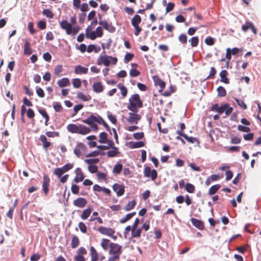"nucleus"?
<instances>
[{
  "instance_id": "nucleus-14",
  "label": "nucleus",
  "mask_w": 261,
  "mask_h": 261,
  "mask_svg": "<svg viewBox=\"0 0 261 261\" xmlns=\"http://www.w3.org/2000/svg\"><path fill=\"white\" fill-rule=\"evenodd\" d=\"M98 23L101 25L103 28L110 33H114L115 31V27L112 23H109L106 20H99Z\"/></svg>"
},
{
  "instance_id": "nucleus-31",
  "label": "nucleus",
  "mask_w": 261,
  "mask_h": 261,
  "mask_svg": "<svg viewBox=\"0 0 261 261\" xmlns=\"http://www.w3.org/2000/svg\"><path fill=\"white\" fill-rule=\"evenodd\" d=\"M80 243V241L79 237L73 235L71 239V247L72 248L74 249L79 246Z\"/></svg>"
},
{
  "instance_id": "nucleus-23",
  "label": "nucleus",
  "mask_w": 261,
  "mask_h": 261,
  "mask_svg": "<svg viewBox=\"0 0 261 261\" xmlns=\"http://www.w3.org/2000/svg\"><path fill=\"white\" fill-rule=\"evenodd\" d=\"M93 91L96 93H101L104 90V86L100 82H94L92 86Z\"/></svg>"
},
{
  "instance_id": "nucleus-39",
  "label": "nucleus",
  "mask_w": 261,
  "mask_h": 261,
  "mask_svg": "<svg viewBox=\"0 0 261 261\" xmlns=\"http://www.w3.org/2000/svg\"><path fill=\"white\" fill-rule=\"evenodd\" d=\"M221 186L219 184H217L212 186L208 190V194L213 195L215 194L220 188Z\"/></svg>"
},
{
  "instance_id": "nucleus-58",
  "label": "nucleus",
  "mask_w": 261,
  "mask_h": 261,
  "mask_svg": "<svg viewBox=\"0 0 261 261\" xmlns=\"http://www.w3.org/2000/svg\"><path fill=\"white\" fill-rule=\"evenodd\" d=\"M205 43L209 46L213 45L215 43L214 39L211 37H207L205 39Z\"/></svg>"
},
{
  "instance_id": "nucleus-64",
  "label": "nucleus",
  "mask_w": 261,
  "mask_h": 261,
  "mask_svg": "<svg viewBox=\"0 0 261 261\" xmlns=\"http://www.w3.org/2000/svg\"><path fill=\"white\" fill-rule=\"evenodd\" d=\"M36 93L37 95L41 98H43L45 96L43 90L40 87H38L36 88Z\"/></svg>"
},
{
  "instance_id": "nucleus-50",
  "label": "nucleus",
  "mask_w": 261,
  "mask_h": 261,
  "mask_svg": "<svg viewBox=\"0 0 261 261\" xmlns=\"http://www.w3.org/2000/svg\"><path fill=\"white\" fill-rule=\"evenodd\" d=\"M42 14L49 18H53L54 15L51 11L49 9H44L42 11Z\"/></svg>"
},
{
  "instance_id": "nucleus-16",
  "label": "nucleus",
  "mask_w": 261,
  "mask_h": 261,
  "mask_svg": "<svg viewBox=\"0 0 261 261\" xmlns=\"http://www.w3.org/2000/svg\"><path fill=\"white\" fill-rule=\"evenodd\" d=\"M75 176L74 178V182L77 183L84 180L85 176L81 168H77L75 170Z\"/></svg>"
},
{
  "instance_id": "nucleus-34",
  "label": "nucleus",
  "mask_w": 261,
  "mask_h": 261,
  "mask_svg": "<svg viewBox=\"0 0 261 261\" xmlns=\"http://www.w3.org/2000/svg\"><path fill=\"white\" fill-rule=\"evenodd\" d=\"M32 53V51L30 43L29 41H26L24 46V54L27 55H30Z\"/></svg>"
},
{
  "instance_id": "nucleus-9",
  "label": "nucleus",
  "mask_w": 261,
  "mask_h": 261,
  "mask_svg": "<svg viewBox=\"0 0 261 261\" xmlns=\"http://www.w3.org/2000/svg\"><path fill=\"white\" fill-rule=\"evenodd\" d=\"M129 117L127 118V121L130 124H136L138 123V121L141 119V116L137 114V112H130L128 114Z\"/></svg>"
},
{
  "instance_id": "nucleus-53",
  "label": "nucleus",
  "mask_w": 261,
  "mask_h": 261,
  "mask_svg": "<svg viewBox=\"0 0 261 261\" xmlns=\"http://www.w3.org/2000/svg\"><path fill=\"white\" fill-rule=\"evenodd\" d=\"M122 169V165L121 164H116L113 170V172L116 174H119L121 172Z\"/></svg>"
},
{
  "instance_id": "nucleus-15",
  "label": "nucleus",
  "mask_w": 261,
  "mask_h": 261,
  "mask_svg": "<svg viewBox=\"0 0 261 261\" xmlns=\"http://www.w3.org/2000/svg\"><path fill=\"white\" fill-rule=\"evenodd\" d=\"M113 189L116 193L117 196H121L124 193V186L123 184H115L113 186Z\"/></svg>"
},
{
  "instance_id": "nucleus-57",
  "label": "nucleus",
  "mask_w": 261,
  "mask_h": 261,
  "mask_svg": "<svg viewBox=\"0 0 261 261\" xmlns=\"http://www.w3.org/2000/svg\"><path fill=\"white\" fill-rule=\"evenodd\" d=\"M236 101L237 102L238 105L241 107L242 109L245 110L247 109V107L244 101L241 99H238L236 98Z\"/></svg>"
},
{
  "instance_id": "nucleus-29",
  "label": "nucleus",
  "mask_w": 261,
  "mask_h": 261,
  "mask_svg": "<svg viewBox=\"0 0 261 261\" xmlns=\"http://www.w3.org/2000/svg\"><path fill=\"white\" fill-rule=\"evenodd\" d=\"M58 86L61 87H65L70 85V83L69 80L67 77H64L58 81Z\"/></svg>"
},
{
  "instance_id": "nucleus-18",
  "label": "nucleus",
  "mask_w": 261,
  "mask_h": 261,
  "mask_svg": "<svg viewBox=\"0 0 261 261\" xmlns=\"http://www.w3.org/2000/svg\"><path fill=\"white\" fill-rule=\"evenodd\" d=\"M153 81L155 85L160 87V89L159 90V92H162L165 87V83L158 76H154L153 77Z\"/></svg>"
},
{
  "instance_id": "nucleus-61",
  "label": "nucleus",
  "mask_w": 261,
  "mask_h": 261,
  "mask_svg": "<svg viewBox=\"0 0 261 261\" xmlns=\"http://www.w3.org/2000/svg\"><path fill=\"white\" fill-rule=\"evenodd\" d=\"M85 162L89 165H92L98 163L99 162V160L97 158L90 159L85 160Z\"/></svg>"
},
{
  "instance_id": "nucleus-4",
  "label": "nucleus",
  "mask_w": 261,
  "mask_h": 261,
  "mask_svg": "<svg viewBox=\"0 0 261 261\" xmlns=\"http://www.w3.org/2000/svg\"><path fill=\"white\" fill-rule=\"evenodd\" d=\"M60 28L65 31L68 35H75L77 34L81 28L79 26L72 27L71 23H69L66 20H63L59 23Z\"/></svg>"
},
{
  "instance_id": "nucleus-37",
  "label": "nucleus",
  "mask_w": 261,
  "mask_h": 261,
  "mask_svg": "<svg viewBox=\"0 0 261 261\" xmlns=\"http://www.w3.org/2000/svg\"><path fill=\"white\" fill-rule=\"evenodd\" d=\"M39 113L45 118V125H48V122L49 120V117L45 109L38 110Z\"/></svg>"
},
{
  "instance_id": "nucleus-21",
  "label": "nucleus",
  "mask_w": 261,
  "mask_h": 261,
  "mask_svg": "<svg viewBox=\"0 0 261 261\" xmlns=\"http://www.w3.org/2000/svg\"><path fill=\"white\" fill-rule=\"evenodd\" d=\"M88 68L80 65L75 66L74 72L76 74H87Z\"/></svg>"
},
{
  "instance_id": "nucleus-60",
  "label": "nucleus",
  "mask_w": 261,
  "mask_h": 261,
  "mask_svg": "<svg viewBox=\"0 0 261 261\" xmlns=\"http://www.w3.org/2000/svg\"><path fill=\"white\" fill-rule=\"evenodd\" d=\"M140 74V72L136 69H131L129 71V75L132 77H137Z\"/></svg>"
},
{
  "instance_id": "nucleus-7",
  "label": "nucleus",
  "mask_w": 261,
  "mask_h": 261,
  "mask_svg": "<svg viewBox=\"0 0 261 261\" xmlns=\"http://www.w3.org/2000/svg\"><path fill=\"white\" fill-rule=\"evenodd\" d=\"M97 230L100 233L111 237L114 240L117 239V237L114 236L115 231L113 228L105 226H100L98 228Z\"/></svg>"
},
{
  "instance_id": "nucleus-22",
  "label": "nucleus",
  "mask_w": 261,
  "mask_h": 261,
  "mask_svg": "<svg viewBox=\"0 0 261 261\" xmlns=\"http://www.w3.org/2000/svg\"><path fill=\"white\" fill-rule=\"evenodd\" d=\"M91 29V26L89 25L86 29L85 35L86 38H90L91 40H94L97 37V36L96 35L95 32L94 31L90 32V30Z\"/></svg>"
},
{
  "instance_id": "nucleus-59",
  "label": "nucleus",
  "mask_w": 261,
  "mask_h": 261,
  "mask_svg": "<svg viewBox=\"0 0 261 261\" xmlns=\"http://www.w3.org/2000/svg\"><path fill=\"white\" fill-rule=\"evenodd\" d=\"M79 227L81 230V231L83 233L87 232V226L83 222H80L79 223Z\"/></svg>"
},
{
  "instance_id": "nucleus-26",
  "label": "nucleus",
  "mask_w": 261,
  "mask_h": 261,
  "mask_svg": "<svg viewBox=\"0 0 261 261\" xmlns=\"http://www.w3.org/2000/svg\"><path fill=\"white\" fill-rule=\"evenodd\" d=\"M90 255L91 256V261H98V256L99 254L93 246H91L90 248Z\"/></svg>"
},
{
  "instance_id": "nucleus-63",
  "label": "nucleus",
  "mask_w": 261,
  "mask_h": 261,
  "mask_svg": "<svg viewBox=\"0 0 261 261\" xmlns=\"http://www.w3.org/2000/svg\"><path fill=\"white\" fill-rule=\"evenodd\" d=\"M27 116L30 119H33L35 116V113L33 109L29 108L27 112Z\"/></svg>"
},
{
  "instance_id": "nucleus-5",
  "label": "nucleus",
  "mask_w": 261,
  "mask_h": 261,
  "mask_svg": "<svg viewBox=\"0 0 261 261\" xmlns=\"http://www.w3.org/2000/svg\"><path fill=\"white\" fill-rule=\"evenodd\" d=\"M117 62V58L105 55L99 57L97 60V64L98 65L103 64L106 66H109L111 63L113 65H115Z\"/></svg>"
},
{
  "instance_id": "nucleus-35",
  "label": "nucleus",
  "mask_w": 261,
  "mask_h": 261,
  "mask_svg": "<svg viewBox=\"0 0 261 261\" xmlns=\"http://www.w3.org/2000/svg\"><path fill=\"white\" fill-rule=\"evenodd\" d=\"M136 205V201L135 200H133L132 201H129L127 204L125 205L124 208V210L125 211H129L133 210L135 205Z\"/></svg>"
},
{
  "instance_id": "nucleus-10",
  "label": "nucleus",
  "mask_w": 261,
  "mask_h": 261,
  "mask_svg": "<svg viewBox=\"0 0 261 261\" xmlns=\"http://www.w3.org/2000/svg\"><path fill=\"white\" fill-rule=\"evenodd\" d=\"M50 184V178L48 177V176L46 174H44L43 176V181L42 184V190L45 194V195H46L49 191V186Z\"/></svg>"
},
{
  "instance_id": "nucleus-51",
  "label": "nucleus",
  "mask_w": 261,
  "mask_h": 261,
  "mask_svg": "<svg viewBox=\"0 0 261 261\" xmlns=\"http://www.w3.org/2000/svg\"><path fill=\"white\" fill-rule=\"evenodd\" d=\"M72 85L75 88H79L81 87L82 83L80 79H74L72 80Z\"/></svg>"
},
{
  "instance_id": "nucleus-19",
  "label": "nucleus",
  "mask_w": 261,
  "mask_h": 261,
  "mask_svg": "<svg viewBox=\"0 0 261 261\" xmlns=\"http://www.w3.org/2000/svg\"><path fill=\"white\" fill-rule=\"evenodd\" d=\"M177 134L183 137L188 142L191 143H194L195 142L199 143V140L197 138L192 137H188L186 134L181 133V131L177 130Z\"/></svg>"
},
{
  "instance_id": "nucleus-41",
  "label": "nucleus",
  "mask_w": 261,
  "mask_h": 261,
  "mask_svg": "<svg viewBox=\"0 0 261 261\" xmlns=\"http://www.w3.org/2000/svg\"><path fill=\"white\" fill-rule=\"evenodd\" d=\"M112 150L108 151L107 152V154L109 157H114L118 155L119 153L118 151V149L117 147H113L112 148Z\"/></svg>"
},
{
  "instance_id": "nucleus-46",
  "label": "nucleus",
  "mask_w": 261,
  "mask_h": 261,
  "mask_svg": "<svg viewBox=\"0 0 261 261\" xmlns=\"http://www.w3.org/2000/svg\"><path fill=\"white\" fill-rule=\"evenodd\" d=\"M141 229L139 228L137 229H132V238H139L141 236Z\"/></svg>"
},
{
  "instance_id": "nucleus-11",
  "label": "nucleus",
  "mask_w": 261,
  "mask_h": 261,
  "mask_svg": "<svg viewBox=\"0 0 261 261\" xmlns=\"http://www.w3.org/2000/svg\"><path fill=\"white\" fill-rule=\"evenodd\" d=\"M86 149V146L83 143H78L74 149L73 152L75 155L79 158Z\"/></svg>"
},
{
  "instance_id": "nucleus-44",
  "label": "nucleus",
  "mask_w": 261,
  "mask_h": 261,
  "mask_svg": "<svg viewBox=\"0 0 261 261\" xmlns=\"http://www.w3.org/2000/svg\"><path fill=\"white\" fill-rule=\"evenodd\" d=\"M189 42L191 43L192 47H196L198 45L199 38L197 36L193 37L189 40Z\"/></svg>"
},
{
  "instance_id": "nucleus-24",
  "label": "nucleus",
  "mask_w": 261,
  "mask_h": 261,
  "mask_svg": "<svg viewBox=\"0 0 261 261\" xmlns=\"http://www.w3.org/2000/svg\"><path fill=\"white\" fill-rule=\"evenodd\" d=\"M90 132L91 128L90 127H87L82 124L79 125L77 134L85 135L89 134Z\"/></svg>"
},
{
  "instance_id": "nucleus-40",
  "label": "nucleus",
  "mask_w": 261,
  "mask_h": 261,
  "mask_svg": "<svg viewBox=\"0 0 261 261\" xmlns=\"http://www.w3.org/2000/svg\"><path fill=\"white\" fill-rule=\"evenodd\" d=\"M100 50V47L98 46H96L94 44H91L88 46L87 51L88 53H91L94 51L95 53H98Z\"/></svg>"
},
{
  "instance_id": "nucleus-42",
  "label": "nucleus",
  "mask_w": 261,
  "mask_h": 261,
  "mask_svg": "<svg viewBox=\"0 0 261 261\" xmlns=\"http://www.w3.org/2000/svg\"><path fill=\"white\" fill-rule=\"evenodd\" d=\"M63 70L62 65H57L54 68V73L57 76H60L61 75V73L63 72Z\"/></svg>"
},
{
  "instance_id": "nucleus-45",
  "label": "nucleus",
  "mask_w": 261,
  "mask_h": 261,
  "mask_svg": "<svg viewBox=\"0 0 261 261\" xmlns=\"http://www.w3.org/2000/svg\"><path fill=\"white\" fill-rule=\"evenodd\" d=\"M218 95L220 97H224L226 95V91L222 86H219L217 89Z\"/></svg>"
},
{
  "instance_id": "nucleus-30",
  "label": "nucleus",
  "mask_w": 261,
  "mask_h": 261,
  "mask_svg": "<svg viewBox=\"0 0 261 261\" xmlns=\"http://www.w3.org/2000/svg\"><path fill=\"white\" fill-rule=\"evenodd\" d=\"M117 87L120 90L121 94L122 97H126L128 93L127 89L122 83H119L117 85Z\"/></svg>"
},
{
  "instance_id": "nucleus-13",
  "label": "nucleus",
  "mask_w": 261,
  "mask_h": 261,
  "mask_svg": "<svg viewBox=\"0 0 261 261\" xmlns=\"http://www.w3.org/2000/svg\"><path fill=\"white\" fill-rule=\"evenodd\" d=\"M249 29L251 30L255 35L257 34V30L254 24L251 21H246L244 24L242 25V30L244 32H246Z\"/></svg>"
},
{
  "instance_id": "nucleus-38",
  "label": "nucleus",
  "mask_w": 261,
  "mask_h": 261,
  "mask_svg": "<svg viewBox=\"0 0 261 261\" xmlns=\"http://www.w3.org/2000/svg\"><path fill=\"white\" fill-rule=\"evenodd\" d=\"M136 214V212H133L129 214H127L125 217L121 219L119 221L120 223H125L130 219H131Z\"/></svg>"
},
{
  "instance_id": "nucleus-43",
  "label": "nucleus",
  "mask_w": 261,
  "mask_h": 261,
  "mask_svg": "<svg viewBox=\"0 0 261 261\" xmlns=\"http://www.w3.org/2000/svg\"><path fill=\"white\" fill-rule=\"evenodd\" d=\"M108 135L105 132L101 133L99 136L98 142L100 143H106Z\"/></svg>"
},
{
  "instance_id": "nucleus-36",
  "label": "nucleus",
  "mask_w": 261,
  "mask_h": 261,
  "mask_svg": "<svg viewBox=\"0 0 261 261\" xmlns=\"http://www.w3.org/2000/svg\"><path fill=\"white\" fill-rule=\"evenodd\" d=\"M79 125L75 124H69L67 126V130L72 133L77 134Z\"/></svg>"
},
{
  "instance_id": "nucleus-32",
  "label": "nucleus",
  "mask_w": 261,
  "mask_h": 261,
  "mask_svg": "<svg viewBox=\"0 0 261 261\" xmlns=\"http://www.w3.org/2000/svg\"><path fill=\"white\" fill-rule=\"evenodd\" d=\"M130 148H137L145 146V143L143 141L133 142L131 141L129 143Z\"/></svg>"
},
{
  "instance_id": "nucleus-48",
  "label": "nucleus",
  "mask_w": 261,
  "mask_h": 261,
  "mask_svg": "<svg viewBox=\"0 0 261 261\" xmlns=\"http://www.w3.org/2000/svg\"><path fill=\"white\" fill-rule=\"evenodd\" d=\"M53 108L56 112H60L63 110V107L60 102H56L53 103Z\"/></svg>"
},
{
  "instance_id": "nucleus-55",
  "label": "nucleus",
  "mask_w": 261,
  "mask_h": 261,
  "mask_svg": "<svg viewBox=\"0 0 261 261\" xmlns=\"http://www.w3.org/2000/svg\"><path fill=\"white\" fill-rule=\"evenodd\" d=\"M216 74V70L215 67H212L211 68V70L208 76L206 79H213Z\"/></svg>"
},
{
  "instance_id": "nucleus-49",
  "label": "nucleus",
  "mask_w": 261,
  "mask_h": 261,
  "mask_svg": "<svg viewBox=\"0 0 261 261\" xmlns=\"http://www.w3.org/2000/svg\"><path fill=\"white\" fill-rule=\"evenodd\" d=\"M64 173L65 172L62 168H57L54 171V174H55L58 178H60Z\"/></svg>"
},
{
  "instance_id": "nucleus-20",
  "label": "nucleus",
  "mask_w": 261,
  "mask_h": 261,
  "mask_svg": "<svg viewBox=\"0 0 261 261\" xmlns=\"http://www.w3.org/2000/svg\"><path fill=\"white\" fill-rule=\"evenodd\" d=\"M191 221L192 224L198 229L200 230H203L204 229V223L202 221L192 218L191 219Z\"/></svg>"
},
{
  "instance_id": "nucleus-56",
  "label": "nucleus",
  "mask_w": 261,
  "mask_h": 261,
  "mask_svg": "<svg viewBox=\"0 0 261 261\" xmlns=\"http://www.w3.org/2000/svg\"><path fill=\"white\" fill-rule=\"evenodd\" d=\"M45 134L49 138L58 137L59 136V133L58 132H47Z\"/></svg>"
},
{
  "instance_id": "nucleus-27",
  "label": "nucleus",
  "mask_w": 261,
  "mask_h": 261,
  "mask_svg": "<svg viewBox=\"0 0 261 261\" xmlns=\"http://www.w3.org/2000/svg\"><path fill=\"white\" fill-rule=\"evenodd\" d=\"M228 72L226 70H222L220 73V76L221 77L220 81L225 84H228L229 83V80L227 76Z\"/></svg>"
},
{
  "instance_id": "nucleus-33",
  "label": "nucleus",
  "mask_w": 261,
  "mask_h": 261,
  "mask_svg": "<svg viewBox=\"0 0 261 261\" xmlns=\"http://www.w3.org/2000/svg\"><path fill=\"white\" fill-rule=\"evenodd\" d=\"M111 244V243L110 242V240L107 239H102L101 240L100 245L105 250H107L109 248H110Z\"/></svg>"
},
{
  "instance_id": "nucleus-2",
  "label": "nucleus",
  "mask_w": 261,
  "mask_h": 261,
  "mask_svg": "<svg viewBox=\"0 0 261 261\" xmlns=\"http://www.w3.org/2000/svg\"><path fill=\"white\" fill-rule=\"evenodd\" d=\"M143 107V102L138 94H134L128 99L127 108L133 112H138V109Z\"/></svg>"
},
{
  "instance_id": "nucleus-3",
  "label": "nucleus",
  "mask_w": 261,
  "mask_h": 261,
  "mask_svg": "<svg viewBox=\"0 0 261 261\" xmlns=\"http://www.w3.org/2000/svg\"><path fill=\"white\" fill-rule=\"evenodd\" d=\"M122 252L121 246L117 243H111L109 251L110 256L109 257L108 261H119Z\"/></svg>"
},
{
  "instance_id": "nucleus-28",
  "label": "nucleus",
  "mask_w": 261,
  "mask_h": 261,
  "mask_svg": "<svg viewBox=\"0 0 261 261\" xmlns=\"http://www.w3.org/2000/svg\"><path fill=\"white\" fill-rule=\"evenodd\" d=\"M92 211V207H88L87 208L85 209L83 211L82 213L80 216L81 218L83 220L87 219L91 215Z\"/></svg>"
},
{
  "instance_id": "nucleus-1",
  "label": "nucleus",
  "mask_w": 261,
  "mask_h": 261,
  "mask_svg": "<svg viewBox=\"0 0 261 261\" xmlns=\"http://www.w3.org/2000/svg\"><path fill=\"white\" fill-rule=\"evenodd\" d=\"M82 121L83 123L90 126L94 131L97 130V124H102L107 130H110V127L108 124L100 116L98 115H91L87 119L83 120Z\"/></svg>"
},
{
  "instance_id": "nucleus-6",
  "label": "nucleus",
  "mask_w": 261,
  "mask_h": 261,
  "mask_svg": "<svg viewBox=\"0 0 261 261\" xmlns=\"http://www.w3.org/2000/svg\"><path fill=\"white\" fill-rule=\"evenodd\" d=\"M141 21V18L140 15L136 14L131 20L132 25L135 28V31L134 34L137 36L139 35L141 31V29L139 24Z\"/></svg>"
},
{
  "instance_id": "nucleus-47",
  "label": "nucleus",
  "mask_w": 261,
  "mask_h": 261,
  "mask_svg": "<svg viewBox=\"0 0 261 261\" xmlns=\"http://www.w3.org/2000/svg\"><path fill=\"white\" fill-rule=\"evenodd\" d=\"M185 189H186V190L190 193H194L195 190V188L194 186L190 183H187L186 185Z\"/></svg>"
},
{
  "instance_id": "nucleus-25",
  "label": "nucleus",
  "mask_w": 261,
  "mask_h": 261,
  "mask_svg": "<svg viewBox=\"0 0 261 261\" xmlns=\"http://www.w3.org/2000/svg\"><path fill=\"white\" fill-rule=\"evenodd\" d=\"M40 140L42 143L43 148L47 151L48 148L51 145V142L47 141V139L45 135H41L40 136Z\"/></svg>"
},
{
  "instance_id": "nucleus-54",
  "label": "nucleus",
  "mask_w": 261,
  "mask_h": 261,
  "mask_svg": "<svg viewBox=\"0 0 261 261\" xmlns=\"http://www.w3.org/2000/svg\"><path fill=\"white\" fill-rule=\"evenodd\" d=\"M134 57V54L131 53H126L124 57V62L125 63H127Z\"/></svg>"
},
{
  "instance_id": "nucleus-17",
  "label": "nucleus",
  "mask_w": 261,
  "mask_h": 261,
  "mask_svg": "<svg viewBox=\"0 0 261 261\" xmlns=\"http://www.w3.org/2000/svg\"><path fill=\"white\" fill-rule=\"evenodd\" d=\"M87 203V201L84 198L79 197L73 201L74 205L80 207H84Z\"/></svg>"
},
{
  "instance_id": "nucleus-62",
  "label": "nucleus",
  "mask_w": 261,
  "mask_h": 261,
  "mask_svg": "<svg viewBox=\"0 0 261 261\" xmlns=\"http://www.w3.org/2000/svg\"><path fill=\"white\" fill-rule=\"evenodd\" d=\"M73 165L72 164L68 163V164H65L61 168H62V169L65 173V172H67L68 171H69V170H70L71 169H72L73 168Z\"/></svg>"
},
{
  "instance_id": "nucleus-52",
  "label": "nucleus",
  "mask_w": 261,
  "mask_h": 261,
  "mask_svg": "<svg viewBox=\"0 0 261 261\" xmlns=\"http://www.w3.org/2000/svg\"><path fill=\"white\" fill-rule=\"evenodd\" d=\"M179 41L182 44H186L187 42V36L185 34H180L178 36Z\"/></svg>"
},
{
  "instance_id": "nucleus-8",
  "label": "nucleus",
  "mask_w": 261,
  "mask_h": 261,
  "mask_svg": "<svg viewBox=\"0 0 261 261\" xmlns=\"http://www.w3.org/2000/svg\"><path fill=\"white\" fill-rule=\"evenodd\" d=\"M144 175L146 177H150L154 181L157 178L158 173L155 169L151 170L148 166H146L144 169Z\"/></svg>"
},
{
  "instance_id": "nucleus-12",
  "label": "nucleus",
  "mask_w": 261,
  "mask_h": 261,
  "mask_svg": "<svg viewBox=\"0 0 261 261\" xmlns=\"http://www.w3.org/2000/svg\"><path fill=\"white\" fill-rule=\"evenodd\" d=\"M232 111L233 108L229 107V105L228 103H225L219 107L217 112L220 114L225 112L226 115L228 116L232 112Z\"/></svg>"
}]
</instances>
